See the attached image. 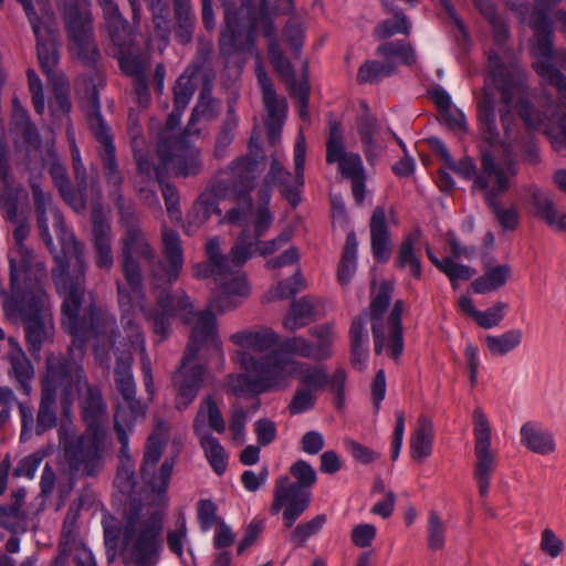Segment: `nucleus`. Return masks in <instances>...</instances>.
Segmentation results:
<instances>
[{
    "label": "nucleus",
    "mask_w": 566,
    "mask_h": 566,
    "mask_svg": "<svg viewBox=\"0 0 566 566\" xmlns=\"http://www.w3.org/2000/svg\"><path fill=\"white\" fill-rule=\"evenodd\" d=\"M97 2L103 10L111 40L119 49L117 60L120 70L132 76L143 74L144 69L140 59L126 52L132 43L128 21L122 14L114 0H97Z\"/></svg>",
    "instance_id": "nucleus-16"
},
{
    "label": "nucleus",
    "mask_w": 566,
    "mask_h": 566,
    "mask_svg": "<svg viewBox=\"0 0 566 566\" xmlns=\"http://www.w3.org/2000/svg\"><path fill=\"white\" fill-rule=\"evenodd\" d=\"M392 61L367 60L357 72L356 80L361 84L377 85L396 73Z\"/></svg>",
    "instance_id": "nucleus-51"
},
{
    "label": "nucleus",
    "mask_w": 566,
    "mask_h": 566,
    "mask_svg": "<svg viewBox=\"0 0 566 566\" xmlns=\"http://www.w3.org/2000/svg\"><path fill=\"white\" fill-rule=\"evenodd\" d=\"M220 291L219 293L210 301L207 308L201 313H195L192 310V315L189 318V322L182 321L186 324H189L196 318V322L203 315L209 314L214 319V326L217 327V319L213 314V311L217 310L220 313H224L238 307L239 302L235 297H247L250 293L249 284L245 277L235 271L233 274H228L227 277L222 281H219ZM216 337L218 334L216 333Z\"/></svg>",
    "instance_id": "nucleus-23"
},
{
    "label": "nucleus",
    "mask_w": 566,
    "mask_h": 566,
    "mask_svg": "<svg viewBox=\"0 0 566 566\" xmlns=\"http://www.w3.org/2000/svg\"><path fill=\"white\" fill-rule=\"evenodd\" d=\"M391 293L392 285L386 281L381 282L370 303L371 334L374 338V349L377 355L382 353L384 329L380 319L390 304Z\"/></svg>",
    "instance_id": "nucleus-38"
},
{
    "label": "nucleus",
    "mask_w": 566,
    "mask_h": 566,
    "mask_svg": "<svg viewBox=\"0 0 566 566\" xmlns=\"http://www.w3.org/2000/svg\"><path fill=\"white\" fill-rule=\"evenodd\" d=\"M474 453L476 465L474 476H490L495 463L494 454L491 451V428L489 420L482 409L473 410Z\"/></svg>",
    "instance_id": "nucleus-26"
},
{
    "label": "nucleus",
    "mask_w": 566,
    "mask_h": 566,
    "mask_svg": "<svg viewBox=\"0 0 566 566\" xmlns=\"http://www.w3.org/2000/svg\"><path fill=\"white\" fill-rule=\"evenodd\" d=\"M447 526L436 511H430L427 523L428 547L432 551H439L446 544Z\"/></svg>",
    "instance_id": "nucleus-61"
},
{
    "label": "nucleus",
    "mask_w": 566,
    "mask_h": 566,
    "mask_svg": "<svg viewBox=\"0 0 566 566\" xmlns=\"http://www.w3.org/2000/svg\"><path fill=\"white\" fill-rule=\"evenodd\" d=\"M48 156L51 159L49 174L62 199L75 211L82 212L86 205L91 202L94 207L99 206V200H95L93 196H84L78 187H73L67 175L65 166L60 161L53 145L48 148Z\"/></svg>",
    "instance_id": "nucleus-24"
},
{
    "label": "nucleus",
    "mask_w": 566,
    "mask_h": 566,
    "mask_svg": "<svg viewBox=\"0 0 566 566\" xmlns=\"http://www.w3.org/2000/svg\"><path fill=\"white\" fill-rule=\"evenodd\" d=\"M511 273L512 270L507 264L486 266L484 274L472 282V290L478 294H488L496 291L505 285Z\"/></svg>",
    "instance_id": "nucleus-48"
},
{
    "label": "nucleus",
    "mask_w": 566,
    "mask_h": 566,
    "mask_svg": "<svg viewBox=\"0 0 566 566\" xmlns=\"http://www.w3.org/2000/svg\"><path fill=\"white\" fill-rule=\"evenodd\" d=\"M275 353H280L284 357H286L284 354L297 355L303 358L317 361L326 359L325 346H315L314 343L308 342L302 336H294L284 339L281 344L280 350H276Z\"/></svg>",
    "instance_id": "nucleus-49"
},
{
    "label": "nucleus",
    "mask_w": 566,
    "mask_h": 566,
    "mask_svg": "<svg viewBox=\"0 0 566 566\" xmlns=\"http://www.w3.org/2000/svg\"><path fill=\"white\" fill-rule=\"evenodd\" d=\"M82 367L73 359L51 356L46 359V375L42 380L40 405L34 424L38 436L53 429L57 422L55 410L56 391L61 388V406L65 415L72 403L74 388H80Z\"/></svg>",
    "instance_id": "nucleus-6"
},
{
    "label": "nucleus",
    "mask_w": 566,
    "mask_h": 566,
    "mask_svg": "<svg viewBox=\"0 0 566 566\" xmlns=\"http://www.w3.org/2000/svg\"><path fill=\"white\" fill-rule=\"evenodd\" d=\"M80 390L74 388L81 395L82 417L87 430L106 431L104 427L106 418V405L101 390L83 380L81 373Z\"/></svg>",
    "instance_id": "nucleus-27"
},
{
    "label": "nucleus",
    "mask_w": 566,
    "mask_h": 566,
    "mask_svg": "<svg viewBox=\"0 0 566 566\" xmlns=\"http://www.w3.org/2000/svg\"><path fill=\"white\" fill-rule=\"evenodd\" d=\"M13 230L15 249L9 254L11 292H19L23 284L46 283L48 271L42 258L34 254L24 244L30 233V227L18 218Z\"/></svg>",
    "instance_id": "nucleus-13"
},
{
    "label": "nucleus",
    "mask_w": 566,
    "mask_h": 566,
    "mask_svg": "<svg viewBox=\"0 0 566 566\" xmlns=\"http://www.w3.org/2000/svg\"><path fill=\"white\" fill-rule=\"evenodd\" d=\"M306 146L303 135H300L294 146V176L280 163L279 158L271 157L270 169L264 178L266 186H274L281 189L283 197L296 207L301 202L300 191L304 186V165Z\"/></svg>",
    "instance_id": "nucleus-19"
},
{
    "label": "nucleus",
    "mask_w": 566,
    "mask_h": 566,
    "mask_svg": "<svg viewBox=\"0 0 566 566\" xmlns=\"http://www.w3.org/2000/svg\"><path fill=\"white\" fill-rule=\"evenodd\" d=\"M203 346H210L217 353L221 352L220 342L216 337L214 319L209 314L201 316L195 323L186 353L172 376V385L177 392L175 405L178 410L187 409L195 401L202 386L205 367L195 360Z\"/></svg>",
    "instance_id": "nucleus-7"
},
{
    "label": "nucleus",
    "mask_w": 566,
    "mask_h": 566,
    "mask_svg": "<svg viewBox=\"0 0 566 566\" xmlns=\"http://www.w3.org/2000/svg\"><path fill=\"white\" fill-rule=\"evenodd\" d=\"M23 8V11L30 22L32 31L36 39V53L41 70L48 76L57 64L56 40L59 31L55 22L44 21L43 25L36 13L32 0H17Z\"/></svg>",
    "instance_id": "nucleus-22"
},
{
    "label": "nucleus",
    "mask_w": 566,
    "mask_h": 566,
    "mask_svg": "<svg viewBox=\"0 0 566 566\" xmlns=\"http://www.w3.org/2000/svg\"><path fill=\"white\" fill-rule=\"evenodd\" d=\"M259 170V159L250 154L237 157L221 169V176H228V180H221L216 191L220 198L233 199L237 202V206L226 213L223 222L239 224L251 212L253 206L251 192L255 187Z\"/></svg>",
    "instance_id": "nucleus-10"
},
{
    "label": "nucleus",
    "mask_w": 566,
    "mask_h": 566,
    "mask_svg": "<svg viewBox=\"0 0 566 566\" xmlns=\"http://www.w3.org/2000/svg\"><path fill=\"white\" fill-rule=\"evenodd\" d=\"M315 319V301L310 296H304L291 304L290 311L283 321V325L287 331L293 332L308 325Z\"/></svg>",
    "instance_id": "nucleus-47"
},
{
    "label": "nucleus",
    "mask_w": 566,
    "mask_h": 566,
    "mask_svg": "<svg viewBox=\"0 0 566 566\" xmlns=\"http://www.w3.org/2000/svg\"><path fill=\"white\" fill-rule=\"evenodd\" d=\"M220 114V101L212 96L210 83H203L196 105L193 106L188 124L184 130L185 135L198 137L201 134V123H210Z\"/></svg>",
    "instance_id": "nucleus-30"
},
{
    "label": "nucleus",
    "mask_w": 566,
    "mask_h": 566,
    "mask_svg": "<svg viewBox=\"0 0 566 566\" xmlns=\"http://www.w3.org/2000/svg\"><path fill=\"white\" fill-rule=\"evenodd\" d=\"M45 283L23 284L19 292L21 297H7L3 302L4 315L25 325V339L29 352L39 358L42 345L53 331V317Z\"/></svg>",
    "instance_id": "nucleus-5"
},
{
    "label": "nucleus",
    "mask_w": 566,
    "mask_h": 566,
    "mask_svg": "<svg viewBox=\"0 0 566 566\" xmlns=\"http://www.w3.org/2000/svg\"><path fill=\"white\" fill-rule=\"evenodd\" d=\"M59 444L71 479L96 476L104 465L106 431L85 429L76 434L71 422L57 429Z\"/></svg>",
    "instance_id": "nucleus-8"
},
{
    "label": "nucleus",
    "mask_w": 566,
    "mask_h": 566,
    "mask_svg": "<svg viewBox=\"0 0 566 566\" xmlns=\"http://www.w3.org/2000/svg\"><path fill=\"white\" fill-rule=\"evenodd\" d=\"M533 69L543 82L557 90L559 103L566 108V76L548 61H536Z\"/></svg>",
    "instance_id": "nucleus-54"
},
{
    "label": "nucleus",
    "mask_w": 566,
    "mask_h": 566,
    "mask_svg": "<svg viewBox=\"0 0 566 566\" xmlns=\"http://www.w3.org/2000/svg\"><path fill=\"white\" fill-rule=\"evenodd\" d=\"M521 444L533 453L548 455L555 452L554 433L539 421H526L520 429Z\"/></svg>",
    "instance_id": "nucleus-33"
},
{
    "label": "nucleus",
    "mask_w": 566,
    "mask_h": 566,
    "mask_svg": "<svg viewBox=\"0 0 566 566\" xmlns=\"http://www.w3.org/2000/svg\"><path fill=\"white\" fill-rule=\"evenodd\" d=\"M290 473L295 479L291 482L287 475H282L275 481L271 513L277 514L283 507V524L291 528L296 520L310 507L312 501L311 488L316 482V472L304 460H297L290 468Z\"/></svg>",
    "instance_id": "nucleus-11"
},
{
    "label": "nucleus",
    "mask_w": 566,
    "mask_h": 566,
    "mask_svg": "<svg viewBox=\"0 0 566 566\" xmlns=\"http://www.w3.org/2000/svg\"><path fill=\"white\" fill-rule=\"evenodd\" d=\"M379 128L377 119L368 113L359 119L358 133L360 136L363 151L366 161L371 167L378 163L382 154V147L376 139Z\"/></svg>",
    "instance_id": "nucleus-42"
},
{
    "label": "nucleus",
    "mask_w": 566,
    "mask_h": 566,
    "mask_svg": "<svg viewBox=\"0 0 566 566\" xmlns=\"http://www.w3.org/2000/svg\"><path fill=\"white\" fill-rule=\"evenodd\" d=\"M433 438L432 421L427 416L421 415L410 438V455L413 461L421 462L431 455Z\"/></svg>",
    "instance_id": "nucleus-40"
},
{
    "label": "nucleus",
    "mask_w": 566,
    "mask_h": 566,
    "mask_svg": "<svg viewBox=\"0 0 566 566\" xmlns=\"http://www.w3.org/2000/svg\"><path fill=\"white\" fill-rule=\"evenodd\" d=\"M376 54L390 61V57H397L405 65H412L416 62V52L413 48L402 40L386 41L376 49Z\"/></svg>",
    "instance_id": "nucleus-58"
},
{
    "label": "nucleus",
    "mask_w": 566,
    "mask_h": 566,
    "mask_svg": "<svg viewBox=\"0 0 566 566\" xmlns=\"http://www.w3.org/2000/svg\"><path fill=\"white\" fill-rule=\"evenodd\" d=\"M8 342L11 347L8 354L11 371L19 384L20 390L29 396L32 391L31 382L34 378V368L18 340L9 337Z\"/></svg>",
    "instance_id": "nucleus-39"
},
{
    "label": "nucleus",
    "mask_w": 566,
    "mask_h": 566,
    "mask_svg": "<svg viewBox=\"0 0 566 566\" xmlns=\"http://www.w3.org/2000/svg\"><path fill=\"white\" fill-rule=\"evenodd\" d=\"M193 80L188 73L179 75L174 86V105L187 108L196 92Z\"/></svg>",
    "instance_id": "nucleus-64"
},
{
    "label": "nucleus",
    "mask_w": 566,
    "mask_h": 566,
    "mask_svg": "<svg viewBox=\"0 0 566 566\" xmlns=\"http://www.w3.org/2000/svg\"><path fill=\"white\" fill-rule=\"evenodd\" d=\"M478 128L483 142L488 144L489 149L501 145V134L497 128L495 103L493 96L483 90L482 97L476 107Z\"/></svg>",
    "instance_id": "nucleus-34"
},
{
    "label": "nucleus",
    "mask_w": 566,
    "mask_h": 566,
    "mask_svg": "<svg viewBox=\"0 0 566 566\" xmlns=\"http://www.w3.org/2000/svg\"><path fill=\"white\" fill-rule=\"evenodd\" d=\"M221 180H228V176H221V170H219L212 184L197 199V209H203L209 217L212 214H221L218 205V200L221 198L216 191V187Z\"/></svg>",
    "instance_id": "nucleus-62"
},
{
    "label": "nucleus",
    "mask_w": 566,
    "mask_h": 566,
    "mask_svg": "<svg viewBox=\"0 0 566 566\" xmlns=\"http://www.w3.org/2000/svg\"><path fill=\"white\" fill-rule=\"evenodd\" d=\"M205 457L216 474L222 475L228 467V453L213 436L197 437Z\"/></svg>",
    "instance_id": "nucleus-53"
},
{
    "label": "nucleus",
    "mask_w": 566,
    "mask_h": 566,
    "mask_svg": "<svg viewBox=\"0 0 566 566\" xmlns=\"http://www.w3.org/2000/svg\"><path fill=\"white\" fill-rule=\"evenodd\" d=\"M268 42L269 60L279 76L290 83L292 87H296L294 70L291 62L284 56L283 51L276 40V28L266 23V30L262 31Z\"/></svg>",
    "instance_id": "nucleus-41"
},
{
    "label": "nucleus",
    "mask_w": 566,
    "mask_h": 566,
    "mask_svg": "<svg viewBox=\"0 0 566 566\" xmlns=\"http://www.w3.org/2000/svg\"><path fill=\"white\" fill-rule=\"evenodd\" d=\"M189 135H163L157 145V155L165 166H170L176 177L197 176L202 170L200 150L187 139Z\"/></svg>",
    "instance_id": "nucleus-17"
},
{
    "label": "nucleus",
    "mask_w": 566,
    "mask_h": 566,
    "mask_svg": "<svg viewBox=\"0 0 566 566\" xmlns=\"http://www.w3.org/2000/svg\"><path fill=\"white\" fill-rule=\"evenodd\" d=\"M112 241L111 224L103 213L101 205L95 206L92 212V244L94 262L99 270L111 271L114 266Z\"/></svg>",
    "instance_id": "nucleus-25"
},
{
    "label": "nucleus",
    "mask_w": 566,
    "mask_h": 566,
    "mask_svg": "<svg viewBox=\"0 0 566 566\" xmlns=\"http://www.w3.org/2000/svg\"><path fill=\"white\" fill-rule=\"evenodd\" d=\"M517 174L515 163L509 160L505 165L495 163L492 154H482V174L476 177L475 185L484 192V199L503 230L513 231L520 222V212L515 206L502 207L500 197L510 188V180Z\"/></svg>",
    "instance_id": "nucleus-12"
},
{
    "label": "nucleus",
    "mask_w": 566,
    "mask_h": 566,
    "mask_svg": "<svg viewBox=\"0 0 566 566\" xmlns=\"http://www.w3.org/2000/svg\"><path fill=\"white\" fill-rule=\"evenodd\" d=\"M123 521L120 528L103 523L107 553L113 552L108 560H113L120 538L134 566H156L164 547V515L154 511L143 516L142 504L134 502L124 514Z\"/></svg>",
    "instance_id": "nucleus-3"
},
{
    "label": "nucleus",
    "mask_w": 566,
    "mask_h": 566,
    "mask_svg": "<svg viewBox=\"0 0 566 566\" xmlns=\"http://www.w3.org/2000/svg\"><path fill=\"white\" fill-rule=\"evenodd\" d=\"M326 521L325 514H318L307 522L300 523L290 533L289 541L296 547H303L312 536L322 531Z\"/></svg>",
    "instance_id": "nucleus-60"
},
{
    "label": "nucleus",
    "mask_w": 566,
    "mask_h": 566,
    "mask_svg": "<svg viewBox=\"0 0 566 566\" xmlns=\"http://www.w3.org/2000/svg\"><path fill=\"white\" fill-rule=\"evenodd\" d=\"M370 250L374 260L387 263L391 256V238L387 226L385 208L379 206L373 211L369 222Z\"/></svg>",
    "instance_id": "nucleus-31"
},
{
    "label": "nucleus",
    "mask_w": 566,
    "mask_h": 566,
    "mask_svg": "<svg viewBox=\"0 0 566 566\" xmlns=\"http://www.w3.org/2000/svg\"><path fill=\"white\" fill-rule=\"evenodd\" d=\"M223 24L218 46L220 55L229 60L232 56L252 53L258 29L266 30V23L275 25L269 0H241L240 6L223 1Z\"/></svg>",
    "instance_id": "nucleus-4"
},
{
    "label": "nucleus",
    "mask_w": 566,
    "mask_h": 566,
    "mask_svg": "<svg viewBox=\"0 0 566 566\" xmlns=\"http://www.w3.org/2000/svg\"><path fill=\"white\" fill-rule=\"evenodd\" d=\"M489 64L491 76L496 90L501 93L503 104L513 103L516 95L523 93L524 85L520 77L510 71L503 63L497 53L489 54Z\"/></svg>",
    "instance_id": "nucleus-29"
},
{
    "label": "nucleus",
    "mask_w": 566,
    "mask_h": 566,
    "mask_svg": "<svg viewBox=\"0 0 566 566\" xmlns=\"http://www.w3.org/2000/svg\"><path fill=\"white\" fill-rule=\"evenodd\" d=\"M31 189L40 237L53 252L55 249L49 230L51 214L61 243L63 256H55L56 266L52 270V280L63 297L62 325L76 340L84 342L96 337L105 332L108 322L99 314L93 301L83 306L87 269L84 245L66 227L61 211L52 202L51 195L45 193L35 182L31 185Z\"/></svg>",
    "instance_id": "nucleus-2"
},
{
    "label": "nucleus",
    "mask_w": 566,
    "mask_h": 566,
    "mask_svg": "<svg viewBox=\"0 0 566 566\" xmlns=\"http://www.w3.org/2000/svg\"><path fill=\"white\" fill-rule=\"evenodd\" d=\"M238 124L239 118L235 114L234 105L229 104L226 118L219 133L216 136V143L212 153L214 159L221 160L228 155V149L234 139Z\"/></svg>",
    "instance_id": "nucleus-50"
},
{
    "label": "nucleus",
    "mask_w": 566,
    "mask_h": 566,
    "mask_svg": "<svg viewBox=\"0 0 566 566\" xmlns=\"http://www.w3.org/2000/svg\"><path fill=\"white\" fill-rule=\"evenodd\" d=\"M135 314H122V323L124 331L132 346H136L140 349L142 359V374L143 381L147 394H154V378L151 373V361L146 353L145 337L140 329V326L135 322Z\"/></svg>",
    "instance_id": "nucleus-36"
},
{
    "label": "nucleus",
    "mask_w": 566,
    "mask_h": 566,
    "mask_svg": "<svg viewBox=\"0 0 566 566\" xmlns=\"http://www.w3.org/2000/svg\"><path fill=\"white\" fill-rule=\"evenodd\" d=\"M354 276V232L346 238L345 249L337 266V282L344 290H349Z\"/></svg>",
    "instance_id": "nucleus-59"
},
{
    "label": "nucleus",
    "mask_w": 566,
    "mask_h": 566,
    "mask_svg": "<svg viewBox=\"0 0 566 566\" xmlns=\"http://www.w3.org/2000/svg\"><path fill=\"white\" fill-rule=\"evenodd\" d=\"M234 360L245 370L228 377V390L235 397H256L284 381L286 363L277 360L275 353L255 358L249 352L238 350Z\"/></svg>",
    "instance_id": "nucleus-9"
},
{
    "label": "nucleus",
    "mask_w": 566,
    "mask_h": 566,
    "mask_svg": "<svg viewBox=\"0 0 566 566\" xmlns=\"http://www.w3.org/2000/svg\"><path fill=\"white\" fill-rule=\"evenodd\" d=\"M86 119L88 127L94 134L96 140L102 145L101 157L103 160L105 179L107 185L112 188L109 190V195L114 198L120 211H123L125 210L123 208L124 198L120 192L123 176L117 166L113 138L109 135L106 123L101 114L98 94L95 88L92 91L91 96L88 97Z\"/></svg>",
    "instance_id": "nucleus-14"
},
{
    "label": "nucleus",
    "mask_w": 566,
    "mask_h": 566,
    "mask_svg": "<svg viewBox=\"0 0 566 566\" xmlns=\"http://www.w3.org/2000/svg\"><path fill=\"white\" fill-rule=\"evenodd\" d=\"M64 23L69 39L74 44L77 56L88 66L99 60V50L95 43L93 18L87 9L70 4L64 13Z\"/></svg>",
    "instance_id": "nucleus-18"
},
{
    "label": "nucleus",
    "mask_w": 566,
    "mask_h": 566,
    "mask_svg": "<svg viewBox=\"0 0 566 566\" xmlns=\"http://www.w3.org/2000/svg\"><path fill=\"white\" fill-rule=\"evenodd\" d=\"M523 339V332L520 328H513L501 335H488L485 344L491 355L504 356L517 348Z\"/></svg>",
    "instance_id": "nucleus-56"
},
{
    "label": "nucleus",
    "mask_w": 566,
    "mask_h": 566,
    "mask_svg": "<svg viewBox=\"0 0 566 566\" xmlns=\"http://www.w3.org/2000/svg\"><path fill=\"white\" fill-rule=\"evenodd\" d=\"M421 238V230L416 228L413 231L408 233L401 241L397 259L396 266L398 269H409L410 274L419 280L422 275V266L419 256L416 254V244Z\"/></svg>",
    "instance_id": "nucleus-46"
},
{
    "label": "nucleus",
    "mask_w": 566,
    "mask_h": 566,
    "mask_svg": "<svg viewBox=\"0 0 566 566\" xmlns=\"http://www.w3.org/2000/svg\"><path fill=\"white\" fill-rule=\"evenodd\" d=\"M230 340L243 352L250 349L264 353L277 344L279 336L273 329L266 326H260L254 329L237 332L231 335Z\"/></svg>",
    "instance_id": "nucleus-37"
},
{
    "label": "nucleus",
    "mask_w": 566,
    "mask_h": 566,
    "mask_svg": "<svg viewBox=\"0 0 566 566\" xmlns=\"http://www.w3.org/2000/svg\"><path fill=\"white\" fill-rule=\"evenodd\" d=\"M326 163L338 165L342 177L352 181L354 192V154L346 151L340 124L334 119L328 120Z\"/></svg>",
    "instance_id": "nucleus-28"
},
{
    "label": "nucleus",
    "mask_w": 566,
    "mask_h": 566,
    "mask_svg": "<svg viewBox=\"0 0 566 566\" xmlns=\"http://www.w3.org/2000/svg\"><path fill=\"white\" fill-rule=\"evenodd\" d=\"M226 420L216 400L212 396H207L200 401L192 422L195 436H212L209 429L222 434L226 431Z\"/></svg>",
    "instance_id": "nucleus-35"
},
{
    "label": "nucleus",
    "mask_w": 566,
    "mask_h": 566,
    "mask_svg": "<svg viewBox=\"0 0 566 566\" xmlns=\"http://www.w3.org/2000/svg\"><path fill=\"white\" fill-rule=\"evenodd\" d=\"M411 31V22L402 10L395 11L394 17L379 22L374 29L377 40H386L395 34L408 35Z\"/></svg>",
    "instance_id": "nucleus-57"
},
{
    "label": "nucleus",
    "mask_w": 566,
    "mask_h": 566,
    "mask_svg": "<svg viewBox=\"0 0 566 566\" xmlns=\"http://www.w3.org/2000/svg\"><path fill=\"white\" fill-rule=\"evenodd\" d=\"M133 355L122 352L116 358L114 381L123 401L116 407L114 418H139L145 416L146 407L136 398V384L133 376Z\"/></svg>",
    "instance_id": "nucleus-21"
},
{
    "label": "nucleus",
    "mask_w": 566,
    "mask_h": 566,
    "mask_svg": "<svg viewBox=\"0 0 566 566\" xmlns=\"http://www.w3.org/2000/svg\"><path fill=\"white\" fill-rule=\"evenodd\" d=\"M175 18V39L178 43L185 45L192 41L196 14L192 9L191 0H172Z\"/></svg>",
    "instance_id": "nucleus-43"
},
{
    "label": "nucleus",
    "mask_w": 566,
    "mask_h": 566,
    "mask_svg": "<svg viewBox=\"0 0 566 566\" xmlns=\"http://www.w3.org/2000/svg\"><path fill=\"white\" fill-rule=\"evenodd\" d=\"M122 221L124 232L119 240L120 268L126 285L119 281L116 283L122 314L142 312L146 321L151 324L154 333L159 335L163 340L169 334L170 322L175 316H180L189 322L192 315V302L182 290L176 291L175 294L164 290L156 297L157 307L148 308L142 266L137 259L151 266L150 276L155 289L164 285L170 286L179 277L184 265L180 235L172 229H163L165 261L155 262L156 251L143 232L137 217L129 210H123Z\"/></svg>",
    "instance_id": "nucleus-1"
},
{
    "label": "nucleus",
    "mask_w": 566,
    "mask_h": 566,
    "mask_svg": "<svg viewBox=\"0 0 566 566\" xmlns=\"http://www.w3.org/2000/svg\"><path fill=\"white\" fill-rule=\"evenodd\" d=\"M531 199L536 217L544 220L549 227H554L559 231H566V213L558 216L553 198L548 192L538 188H532Z\"/></svg>",
    "instance_id": "nucleus-45"
},
{
    "label": "nucleus",
    "mask_w": 566,
    "mask_h": 566,
    "mask_svg": "<svg viewBox=\"0 0 566 566\" xmlns=\"http://www.w3.org/2000/svg\"><path fill=\"white\" fill-rule=\"evenodd\" d=\"M67 138L70 142L72 156L73 175L78 190L82 191L84 196H93L95 200L101 201V189L98 181L95 178H87L86 168L82 161L80 149L76 145L75 137L71 128H67Z\"/></svg>",
    "instance_id": "nucleus-44"
},
{
    "label": "nucleus",
    "mask_w": 566,
    "mask_h": 566,
    "mask_svg": "<svg viewBox=\"0 0 566 566\" xmlns=\"http://www.w3.org/2000/svg\"><path fill=\"white\" fill-rule=\"evenodd\" d=\"M213 52V45L210 42L203 43L200 42L197 53L192 60V62L185 69L182 73H188L190 77L196 78L197 76H201L203 83H210L212 75L211 67V55Z\"/></svg>",
    "instance_id": "nucleus-55"
},
{
    "label": "nucleus",
    "mask_w": 566,
    "mask_h": 566,
    "mask_svg": "<svg viewBox=\"0 0 566 566\" xmlns=\"http://www.w3.org/2000/svg\"><path fill=\"white\" fill-rule=\"evenodd\" d=\"M27 514L18 505H0V526L13 533L25 531Z\"/></svg>",
    "instance_id": "nucleus-63"
},
{
    "label": "nucleus",
    "mask_w": 566,
    "mask_h": 566,
    "mask_svg": "<svg viewBox=\"0 0 566 566\" xmlns=\"http://www.w3.org/2000/svg\"><path fill=\"white\" fill-rule=\"evenodd\" d=\"M531 28L534 38L531 42L532 52L537 61H548L553 56V24L552 20L543 9H535L531 14Z\"/></svg>",
    "instance_id": "nucleus-32"
},
{
    "label": "nucleus",
    "mask_w": 566,
    "mask_h": 566,
    "mask_svg": "<svg viewBox=\"0 0 566 566\" xmlns=\"http://www.w3.org/2000/svg\"><path fill=\"white\" fill-rule=\"evenodd\" d=\"M256 242L249 230H243L237 238L233 247L228 255L229 268L232 269V274L239 271L245 262L258 251Z\"/></svg>",
    "instance_id": "nucleus-52"
},
{
    "label": "nucleus",
    "mask_w": 566,
    "mask_h": 566,
    "mask_svg": "<svg viewBox=\"0 0 566 566\" xmlns=\"http://www.w3.org/2000/svg\"><path fill=\"white\" fill-rule=\"evenodd\" d=\"M276 354V359L286 363L284 380L291 375H298L301 381L308 388L307 390H321L326 386L329 387L331 392L334 395V405L338 410L345 407V381L346 373L344 369L338 368L329 378L323 366H311L308 364L296 361L290 357H284L280 353Z\"/></svg>",
    "instance_id": "nucleus-15"
},
{
    "label": "nucleus",
    "mask_w": 566,
    "mask_h": 566,
    "mask_svg": "<svg viewBox=\"0 0 566 566\" xmlns=\"http://www.w3.org/2000/svg\"><path fill=\"white\" fill-rule=\"evenodd\" d=\"M163 455V446L157 436H149L140 465V475L145 485L158 497L165 496L172 470L176 463L175 457L166 458L157 468Z\"/></svg>",
    "instance_id": "nucleus-20"
}]
</instances>
